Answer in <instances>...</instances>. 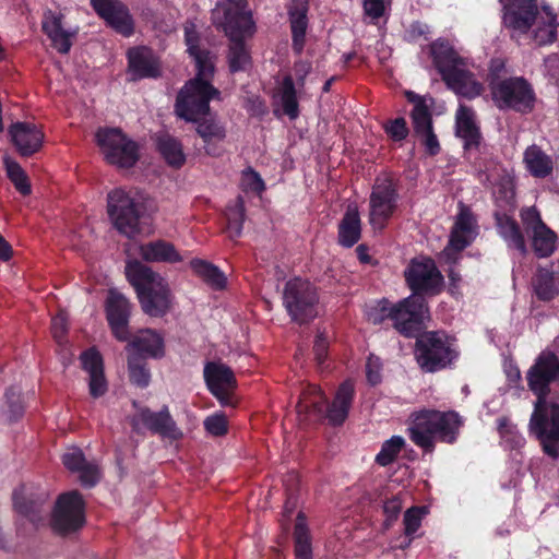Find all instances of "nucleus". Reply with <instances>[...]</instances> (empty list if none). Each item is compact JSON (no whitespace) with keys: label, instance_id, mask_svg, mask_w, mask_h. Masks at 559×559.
<instances>
[{"label":"nucleus","instance_id":"obj_58","mask_svg":"<svg viewBox=\"0 0 559 559\" xmlns=\"http://www.w3.org/2000/svg\"><path fill=\"white\" fill-rule=\"evenodd\" d=\"M366 376L372 385L381 381V361L378 357L370 355L366 364Z\"/></svg>","mask_w":559,"mask_h":559},{"label":"nucleus","instance_id":"obj_9","mask_svg":"<svg viewBox=\"0 0 559 559\" xmlns=\"http://www.w3.org/2000/svg\"><path fill=\"white\" fill-rule=\"evenodd\" d=\"M105 159L120 168H130L139 159L138 145L119 128H99L95 134Z\"/></svg>","mask_w":559,"mask_h":559},{"label":"nucleus","instance_id":"obj_7","mask_svg":"<svg viewBox=\"0 0 559 559\" xmlns=\"http://www.w3.org/2000/svg\"><path fill=\"white\" fill-rule=\"evenodd\" d=\"M490 93L493 104L500 110L527 114L534 109V90L523 78L495 80L490 83Z\"/></svg>","mask_w":559,"mask_h":559},{"label":"nucleus","instance_id":"obj_61","mask_svg":"<svg viewBox=\"0 0 559 559\" xmlns=\"http://www.w3.org/2000/svg\"><path fill=\"white\" fill-rule=\"evenodd\" d=\"M402 507H403L402 501H401L400 497H397V496L385 501V503L383 506V511L386 515V520H385L386 526H390L391 523L397 519V516L402 510Z\"/></svg>","mask_w":559,"mask_h":559},{"label":"nucleus","instance_id":"obj_62","mask_svg":"<svg viewBox=\"0 0 559 559\" xmlns=\"http://www.w3.org/2000/svg\"><path fill=\"white\" fill-rule=\"evenodd\" d=\"M426 148V152L433 156L440 152V144L433 130L417 135Z\"/></svg>","mask_w":559,"mask_h":559},{"label":"nucleus","instance_id":"obj_20","mask_svg":"<svg viewBox=\"0 0 559 559\" xmlns=\"http://www.w3.org/2000/svg\"><path fill=\"white\" fill-rule=\"evenodd\" d=\"M131 312V304L118 289L108 290L106 301V316L114 335L119 341H127L129 336L128 322Z\"/></svg>","mask_w":559,"mask_h":559},{"label":"nucleus","instance_id":"obj_38","mask_svg":"<svg viewBox=\"0 0 559 559\" xmlns=\"http://www.w3.org/2000/svg\"><path fill=\"white\" fill-rule=\"evenodd\" d=\"M533 288L537 298L549 301L559 294V277L548 267H539L533 278Z\"/></svg>","mask_w":559,"mask_h":559},{"label":"nucleus","instance_id":"obj_13","mask_svg":"<svg viewBox=\"0 0 559 559\" xmlns=\"http://www.w3.org/2000/svg\"><path fill=\"white\" fill-rule=\"evenodd\" d=\"M399 194L390 178H378L369 199V223L373 229L381 230L397 207Z\"/></svg>","mask_w":559,"mask_h":559},{"label":"nucleus","instance_id":"obj_30","mask_svg":"<svg viewBox=\"0 0 559 559\" xmlns=\"http://www.w3.org/2000/svg\"><path fill=\"white\" fill-rule=\"evenodd\" d=\"M126 349L144 358H159L164 355V342L157 332L146 329L134 335Z\"/></svg>","mask_w":559,"mask_h":559},{"label":"nucleus","instance_id":"obj_10","mask_svg":"<svg viewBox=\"0 0 559 559\" xmlns=\"http://www.w3.org/2000/svg\"><path fill=\"white\" fill-rule=\"evenodd\" d=\"M107 213L112 226L123 236L132 238L140 233V212L134 199L122 189L107 197Z\"/></svg>","mask_w":559,"mask_h":559},{"label":"nucleus","instance_id":"obj_34","mask_svg":"<svg viewBox=\"0 0 559 559\" xmlns=\"http://www.w3.org/2000/svg\"><path fill=\"white\" fill-rule=\"evenodd\" d=\"M139 253L146 262L177 263L182 260L175 246L164 240L141 245Z\"/></svg>","mask_w":559,"mask_h":559},{"label":"nucleus","instance_id":"obj_11","mask_svg":"<svg viewBox=\"0 0 559 559\" xmlns=\"http://www.w3.org/2000/svg\"><path fill=\"white\" fill-rule=\"evenodd\" d=\"M246 0H218L212 10V20L229 38L239 34H253L254 25Z\"/></svg>","mask_w":559,"mask_h":559},{"label":"nucleus","instance_id":"obj_31","mask_svg":"<svg viewBox=\"0 0 559 559\" xmlns=\"http://www.w3.org/2000/svg\"><path fill=\"white\" fill-rule=\"evenodd\" d=\"M430 52L433 63L440 72L442 79L451 71L456 70L461 66H466L467 61L460 57L453 47L443 39H438L430 46Z\"/></svg>","mask_w":559,"mask_h":559},{"label":"nucleus","instance_id":"obj_28","mask_svg":"<svg viewBox=\"0 0 559 559\" xmlns=\"http://www.w3.org/2000/svg\"><path fill=\"white\" fill-rule=\"evenodd\" d=\"M129 72L132 80L156 78L159 75V63L148 48H133L128 52Z\"/></svg>","mask_w":559,"mask_h":559},{"label":"nucleus","instance_id":"obj_59","mask_svg":"<svg viewBox=\"0 0 559 559\" xmlns=\"http://www.w3.org/2000/svg\"><path fill=\"white\" fill-rule=\"evenodd\" d=\"M241 183L245 189L254 192H262L264 190V182L258 173L253 170H247L242 175Z\"/></svg>","mask_w":559,"mask_h":559},{"label":"nucleus","instance_id":"obj_45","mask_svg":"<svg viewBox=\"0 0 559 559\" xmlns=\"http://www.w3.org/2000/svg\"><path fill=\"white\" fill-rule=\"evenodd\" d=\"M227 230L230 238L241 235L242 224L245 222V203L241 197H238L233 205L226 210Z\"/></svg>","mask_w":559,"mask_h":559},{"label":"nucleus","instance_id":"obj_5","mask_svg":"<svg viewBox=\"0 0 559 559\" xmlns=\"http://www.w3.org/2000/svg\"><path fill=\"white\" fill-rule=\"evenodd\" d=\"M354 384L346 380L336 391L331 405L326 406V399L322 391L316 386H310L305 391L297 404L299 414H314L317 416L326 415L332 425H342L347 418L354 397Z\"/></svg>","mask_w":559,"mask_h":559},{"label":"nucleus","instance_id":"obj_63","mask_svg":"<svg viewBox=\"0 0 559 559\" xmlns=\"http://www.w3.org/2000/svg\"><path fill=\"white\" fill-rule=\"evenodd\" d=\"M384 1L383 0H365L364 10L366 15L371 19H379L384 13Z\"/></svg>","mask_w":559,"mask_h":559},{"label":"nucleus","instance_id":"obj_4","mask_svg":"<svg viewBox=\"0 0 559 559\" xmlns=\"http://www.w3.org/2000/svg\"><path fill=\"white\" fill-rule=\"evenodd\" d=\"M214 63L197 69L195 78L180 90L176 100V114L187 121H198L210 111V102L219 99L221 92L211 84Z\"/></svg>","mask_w":559,"mask_h":559},{"label":"nucleus","instance_id":"obj_48","mask_svg":"<svg viewBox=\"0 0 559 559\" xmlns=\"http://www.w3.org/2000/svg\"><path fill=\"white\" fill-rule=\"evenodd\" d=\"M404 445L405 440L403 437H391L382 443L381 450L376 456V462L381 466L391 464L397 457Z\"/></svg>","mask_w":559,"mask_h":559},{"label":"nucleus","instance_id":"obj_40","mask_svg":"<svg viewBox=\"0 0 559 559\" xmlns=\"http://www.w3.org/2000/svg\"><path fill=\"white\" fill-rule=\"evenodd\" d=\"M296 559H312L311 537L304 513L299 512L294 531Z\"/></svg>","mask_w":559,"mask_h":559},{"label":"nucleus","instance_id":"obj_18","mask_svg":"<svg viewBox=\"0 0 559 559\" xmlns=\"http://www.w3.org/2000/svg\"><path fill=\"white\" fill-rule=\"evenodd\" d=\"M521 218L526 229L532 233V245L539 258L549 257L555 250L556 235L542 221L539 212L535 207H526L521 211Z\"/></svg>","mask_w":559,"mask_h":559},{"label":"nucleus","instance_id":"obj_23","mask_svg":"<svg viewBox=\"0 0 559 559\" xmlns=\"http://www.w3.org/2000/svg\"><path fill=\"white\" fill-rule=\"evenodd\" d=\"M94 10L112 28L124 36L133 32L132 19L128 9L119 0H91Z\"/></svg>","mask_w":559,"mask_h":559},{"label":"nucleus","instance_id":"obj_12","mask_svg":"<svg viewBox=\"0 0 559 559\" xmlns=\"http://www.w3.org/2000/svg\"><path fill=\"white\" fill-rule=\"evenodd\" d=\"M85 523V504L76 490L58 497L51 513V528L61 535L80 530Z\"/></svg>","mask_w":559,"mask_h":559},{"label":"nucleus","instance_id":"obj_64","mask_svg":"<svg viewBox=\"0 0 559 559\" xmlns=\"http://www.w3.org/2000/svg\"><path fill=\"white\" fill-rule=\"evenodd\" d=\"M328 347H329V342H328L326 337H324L322 334L317 335L314 346H313V352H314V356H316V360H317L318 365H322L324 362L325 357L328 355Z\"/></svg>","mask_w":559,"mask_h":559},{"label":"nucleus","instance_id":"obj_16","mask_svg":"<svg viewBox=\"0 0 559 559\" xmlns=\"http://www.w3.org/2000/svg\"><path fill=\"white\" fill-rule=\"evenodd\" d=\"M405 278L413 295H435L442 285V275L431 259H414L405 270Z\"/></svg>","mask_w":559,"mask_h":559},{"label":"nucleus","instance_id":"obj_33","mask_svg":"<svg viewBox=\"0 0 559 559\" xmlns=\"http://www.w3.org/2000/svg\"><path fill=\"white\" fill-rule=\"evenodd\" d=\"M43 29L48 38L51 40V46L60 53H68L72 41L71 38L75 35L74 32H69L63 28L62 16L52 12H47L43 20Z\"/></svg>","mask_w":559,"mask_h":559},{"label":"nucleus","instance_id":"obj_60","mask_svg":"<svg viewBox=\"0 0 559 559\" xmlns=\"http://www.w3.org/2000/svg\"><path fill=\"white\" fill-rule=\"evenodd\" d=\"M68 328V320L64 312H59L56 317L52 318L51 321V331L55 340L58 343H61Z\"/></svg>","mask_w":559,"mask_h":559},{"label":"nucleus","instance_id":"obj_56","mask_svg":"<svg viewBox=\"0 0 559 559\" xmlns=\"http://www.w3.org/2000/svg\"><path fill=\"white\" fill-rule=\"evenodd\" d=\"M421 509L411 508L404 514L405 534L413 536L421 524Z\"/></svg>","mask_w":559,"mask_h":559},{"label":"nucleus","instance_id":"obj_42","mask_svg":"<svg viewBox=\"0 0 559 559\" xmlns=\"http://www.w3.org/2000/svg\"><path fill=\"white\" fill-rule=\"evenodd\" d=\"M252 34H239L235 38L230 39L229 47V69L231 72H238L246 70L250 62V56L245 45V37L251 36Z\"/></svg>","mask_w":559,"mask_h":559},{"label":"nucleus","instance_id":"obj_27","mask_svg":"<svg viewBox=\"0 0 559 559\" xmlns=\"http://www.w3.org/2000/svg\"><path fill=\"white\" fill-rule=\"evenodd\" d=\"M83 369L88 373L90 394L97 399L107 392V381L104 374V365L100 354L90 348L80 356Z\"/></svg>","mask_w":559,"mask_h":559},{"label":"nucleus","instance_id":"obj_43","mask_svg":"<svg viewBox=\"0 0 559 559\" xmlns=\"http://www.w3.org/2000/svg\"><path fill=\"white\" fill-rule=\"evenodd\" d=\"M158 150L166 162L174 166L180 167L186 160L182 146L175 138L170 135H160L158 138Z\"/></svg>","mask_w":559,"mask_h":559},{"label":"nucleus","instance_id":"obj_2","mask_svg":"<svg viewBox=\"0 0 559 559\" xmlns=\"http://www.w3.org/2000/svg\"><path fill=\"white\" fill-rule=\"evenodd\" d=\"M506 10L503 22L507 27L519 34L532 36L539 45H548L557 39V16L549 5L537 8L536 0H500Z\"/></svg>","mask_w":559,"mask_h":559},{"label":"nucleus","instance_id":"obj_24","mask_svg":"<svg viewBox=\"0 0 559 559\" xmlns=\"http://www.w3.org/2000/svg\"><path fill=\"white\" fill-rule=\"evenodd\" d=\"M455 134L463 141L465 151L478 150L481 133L476 122L475 111L465 105H460L455 114Z\"/></svg>","mask_w":559,"mask_h":559},{"label":"nucleus","instance_id":"obj_32","mask_svg":"<svg viewBox=\"0 0 559 559\" xmlns=\"http://www.w3.org/2000/svg\"><path fill=\"white\" fill-rule=\"evenodd\" d=\"M466 67L467 64L461 66L456 70L447 74L442 80L457 95L471 99L481 94L483 85L475 79L474 74L466 69Z\"/></svg>","mask_w":559,"mask_h":559},{"label":"nucleus","instance_id":"obj_54","mask_svg":"<svg viewBox=\"0 0 559 559\" xmlns=\"http://www.w3.org/2000/svg\"><path fill=\"white\" fill-rule=\"evenodd\" d=\"M204 428L207 433L214 437H221L227 433V418L223 413H215L204 419Z\"/></svg>","mask_w":559,"mask_h":559},{"label":"nucleus","instance_id":"obj_44","mask_svg":"<svg viewBox=\"0 0 559 559\" xmlns=\"http://www.w3.org/2000/svg\"><path fill=\"white\" fill-rule=\"evenodd\" d=\"M144 357L135 354H129L128 357V371L130 381L139 386L146 388L151 381V373L146 366Z\"/></svg>","mask_w":559,"mask_h":559},{"label":"nucleus","instance_id":"obj_6","mask_svg":"<svg viewBox=\"0 0 559 559\" xmlns=\"http://www.w3.org/2000/svg\"><path fill=\"white\" fill-rule=\"evenodd\" d=\"M415 355L424 371L435 372L449 366L457 350L454 341L443 332H427L417 340Z\"/></svg>","mask_w":559,"mask_h":559},{"label":"nucleus","instance_id":"obj_57","mask_svg":"<svg viewBox=\"0 0 559 559\" xmlns=\"http://www.w3.org/2000/svg\"><path fill=\"white\" fill-rule=\"evenodd\" d=\"M385 131L394 141H402L408 134V129L404 118H396L388 122Z\"/></svg>","mask_w":559,"mask_h":559},{"label":"nucleus","instance_id":"obj_39","mask_svg":"<svg viewBox=\"0 0 559 559\" xmlns=\"http://www.w3.org/2000/svg\"><path fill=\"white\" fill-rule=\"evenodd\" d=\"M439 420L437 424V440L445 443H454L457 439L460 428L463 424L462 418L455 412L438 411Z\"/></svg>","mask_w":559,"mask_h":559},{"label":"nucleus","instance_id":"obj_52","mask_svg":"<svg viewBox=\"0 0 559 559\" xmlns=\"http://www.w3.org/2000/svg\"><path fill=\"white\" fill-rule=\"evenodd\" d=\"M498 431L500 437L510 444L511 448H521L525 440L519 433L516 427L510 423L507 417H500L497 419Z\"/></svg>","mask_w":559,"mask_h":559},{"label":"nucleus","instance_id":"obj_14","mask_svg":"<svg viewBox=\"0 0 559 559\" xmlns=\"http://www.w3.org/2000/svg\"><path fill=\"white\" fill-rule=\"evenodd\" d=\"M312 66L308 61H297L294 64V75L283 78L276 90V98L282 109L289 119L294 120L299 115L298 94L305 93L306 78L311 73Z\"/></svg>","mask_w":559,"mask_h":559},{"label":"nucleus","instance_id":"obj_55","mask_svg":"<svg viewBox=\"0 0 559 559\" xmlns=\"http://www.w3.org/2000/svg\"><path fill=\"white\" fill-rule=\"evenodd\" d=\"M5 401L9 407V420L20 418L24 411L21 400V391L17 388H10L5 392Z\"/></svg>","mask_w":559,"mask_h":559},{"label":"nucleus","instance_id":"obj_15","mask_svg":"<svg viewBox=\"0 0 559 559\" xmlns=\"http://www.w3.org/2000/svg\"><path fill=\"white\" fill-rule=\"evenodd\" d=\"M392 312L395 329L406 336H413L429 314L426 300L419 295L404 298L393 306Z\"/></svg>","mask_w":559,"mask_h":559},{"label":"nucleus","instance_id":"obj_37","mask_svg":"<svg viewBox=\"0 0 559 559\" xmlns=\"http://www.w3.org/2000/svg\"><path fill=\"white\" fill-rule=\"evenodd\" d=\"M496 221L498 233L507 242L508 247L518 250L522 255L526 254L525 239L518 223L510 216L498 213L496 214Z\"/></svg>","mask_w":559,"mask_h":559},{"label":"nucleus","instance_id":"obj_46","mask_svg":"<svg viewBox=\"0 0 559 559\" xmlns=\"http://www.w3.org/2000/svg\"><path fill=\"white\" fill-rule=\"evenodd\" d=\"M185 38L188 52L194 59L197 69L202 68L203 66H207V63H214L211 53L206 50H201L198 47V36L193 25H187L185 27Z\"/></svg>","mask_w":559,"mask_h":559},{"label":"nucleus","instance_id":"obj_17","mask_svg":"<svg viewBox=\"0 0 559 559\" xmlns=\"http://www.w3.org/2000/svg\"><path fill=\"white\" fill-rule=\"evenodd\" d=\"M130 424L136 432L146 428L153 433L171 440H178L182 437V431L177 427L167 406H164L159 412H153L146 407L140 408L131 417Z\"/></svg>","mask_w":559,"mask_h":559},{"label":"nucleus","instance_id":"obj_21","mask_svg":"<svg viewBox=\"0 0 559 559\" xmlns=\"http://www.w3.org/2000/svg\"><path fill=\"white\" fill-rule=\"evenodd\" d=\"M204 378L211 393L222 405H231L230 392L236 385L234 372L221 362H209L204 367Z\"/></svg>","mask_w":559,"mask_h":559},{"label":"nucleus","instance_id":"obj_51","mask_svg":"<svg viewBox=\"0 0 559 559\" xmlns=\"http://www.w3.org/2000/svg\"><path fill=\"white\" fill-rule=\"evenodd\" d=\"M392 308L386 299L372 301L366 305L365 316L369 322L380 324L388 318L392 320Z\"/></svg>","mask_w":559,"mask_h":559},{"label":"nucleus","instance_id":"obj_3","mask_svg":"<svg viewBox=\"0 0 559 559\" xmlns=\"http://www.w3.org/2000/svg\"><path fill=\"white\" fill-rule=\"evenodd\" d=\"M126 276L134 287L142 310L150 317L164 316L171 306V293L166 281L138 260L126 265Z\"/></svg>","mask_w":559,"mask_h":559},{"label":"nucleus","instance_id":"obj_26","mask_svg":"<svg viewBox=\"0 0 559 559\" xmlns=\"http://www.w3.org/2000/svg\"><path fill=\"white\" fill-rule=\"evenodd\" d=\"M64 466L79 474L80 481L85 487L95 486L100 477L99 467L94 461H87L79 448L69 449L62 456Z\"/></svg>","mask_w":559,"mask_h":559},{"label":"nucleus","instance_id":"obj_19","mask_svg":"<svg viewBox=\"0 0 559 559\" xmlns=\"http://www.w3.org/2000/svg\"><path fill=\"white\" fill-rule=\"evenodd\" d=\"M438 411L423 409L411 415L408 433L411 440L425 451L431 452L437 440Z\"/></svg>","mask_w":559,"mask_h":559},{"label":"nucleus","instance_id":"obj_35","mask_svg":"<svg viewBox=\"0 0 559 559\" xmlns=\"http://www.w3.org/2000/svg\"><path fill=\"white\" fill-rule=\"evenodd\" d=\"M361 222L356 205H348L338 225V241L346 248L353 247L360 239Z\"/></svg>","mask_w":559,"mask_h":559},{"label":"nucleus","instance_id":"obj_47","mask_svg":"<svg viewBox=\"0 0 559 559\" xmlns=\"http://www.w3.org/2000/svg\"><path fill=\"white\" fill-rule=\"evenodd\" d=\"M290 27L293 34V47L297 53H300L305 46V36L307 31V16L305 10L290 11Z\"/></svg>","mask_w":559,"mask_h":559},{"label":"nucleus","instance_id":"obj_36","mask_svg":"<svg viewBox=\"0 0 559 559\" xmlns=\"http://www.w3.org/2000/svg\"><path fill=\"white\" fill-rule=\"evenodd\" d=\"M526 170L536 178H546L552 173L554 163L538 145H530L523 154Z\"/></svg>","mask_w":559,"mask_h":559},{"label":"nucleus","instance_id":"obj_29","mask_svg":"<svg viewBox=\"0 0 559 559\" xmlns=\"http://www.w3.org/2000/svg\"><path fill=\"white\" fill-rule=\"evenodd\" d=\"M476 221L471 210L460 203V212L456 216L450 237V246L457 251L466 248L475 237Z\"/></svg>","mask_w":559,"mask_h":559},{"label":"nucleus","instance_id":"obj_22","mask_svg":"<svg viewBox=\"0 0 559 559\" xmlns=\"http://www.w3.org/2000/svg\"><path fill=\"white\" fill-rule=\"evenodd\" d=\"M48 499L46 491L34 492L32 488L21 486L13 492V506L17 513L28 519L34 525L43 522V506Z\"/></svg>","mask_w":559,"mask_h":559},{"label":"nucleus","instance_id":"obj_41","mask_svg":"<svg viewBox=\"0 0 559 559\" xmlns=\"http://www.w3.org/2000/svg\"><path fill=\"white\" fill-rule=\"evenodd\" d=\"M193 272L215 289H222L226 285L224 273L214 264L204 260L194 259L190 262Z\"/></svg>","mask_w":559,"mask_h":559},{"label":"nucleus","instance_id":"obj_25","mask_svg":"<svg viewBox=\"0 0 559 559\" xmlns=\"http://www.w3.org/2000/svg\"><path fill=\"white\" fill-rule=\"evenodd\" d=\"M9 134L22 156H29L37 152L44 140L41 130L36 124L28 122L13 123L9 128Z\"/></svg>","mask_w":559,"mask_h":559},{"label":"nucleus","instance_id":"obj_50","mask_svg":"<svg viewBox=\"0 0 559 559\" xmlns=\"http://www.w3.org/2000/svg\"><path fill=\"white\" fill-rule=\"evenodd\" d=\"M411 116L416 135L432 130L431 114L424 102L418 100V103L414 105Z\"/></svg>","mask_w":559,"mask_h":559},{"label":"nucleus","instance_id":"obj_49","mask_svg":"<svg viewBox=\"0 0 559 559\" xmlns=\"http://www.w3.org/2000/svg\"><path fill=\"white\" fill-rule=\"evenodd\" d=\"M4 166L10 180L14 183L16 190L26 195L31 192V185L28 183L27 176L19 163L5 156Z\"/></svg>","mask_w":559,"mask_h":559},{"label":"nucleus","instance_id":"obj_53","mask_svg":"<svg viewBox=\"0 0 559 559\" xmlns=\"http://www.w3.org/2000/svg\"><path fill=\"white\" fill-rule=\"evenodd\" d=\"M197 132L204 142L221 141L225 138V129L214 120L199 123Z\"/></svg>","mask_w":559,"mask_h":559},{"label":"nucleus","instance_id":"obj_1","mask_svg":"<svg viewBox=\"0 0 559 559\" xmlns=\"http://www.w3.org/2000/svg\"><path fill=\"white\" fill-rule=\"evenodd\" d=\"M527 384L536 395L531 415L530 432L539 441L544 453L559 456V404L550 397V385L559 381V359L551 352H543L527 371Z\"/></svg>","mask_w":559,"mask_h":559},{"label":"nucleus","instance_id":"obj_8","mask_svg":"<svg viewBox=\"0 0 559 559\" xmlns=\"http://www.w3.org/2000/svg\"><path fill=\"white\" fill-rule=\"evenodd\" d=\"M318 294L314 286L300 277H295L285 284L283 305L297 323H306L318 314Z\"/></svg>","mask_w":559,"mask_h":559}]
</instances>
